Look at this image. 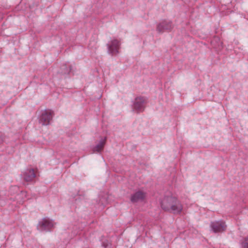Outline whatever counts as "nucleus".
<instances>
[{
	"instance_id": "obj_8",
	"label": "nucleus",
	"mask_w": 248,
	"mask_h": 248,
	"mask_svg": "<svg viewBox=\"0 0 248 248\" xmlns=\"http://www.w3.org/2000/svg\"><path fill=\"white\" fill-rule=\"evenodd\" d=\"M120 43L116 39L111 41L110 44L108 45V51L112 54H115L118 52Z\"/></svg>"
},
{
	"instance_id": "obj_10",
	"label": "nucleus",
	"mask_w": 248,
	"mask_h": 248,
	"mask_svg": "<svg viewBox=\"0 0 248 248\" xmlns=\"http://www.w3.org/2000/svg\"><path fill=\"white\" fill-rule=\"evenodd\" d=\"M145 197V194L142 192L139 191L136 192L131 197V201L132 202H137L139 200L143 199Z\"/></svg>"
},
{
	"instance_id": "obj_7",
	"label": "nucleus",
	"mask_w": 248,
	"mask_h": 248,
	"mask_svg": "<svg viewBox=\"0 0 248 248\" xmlns=\"http://www.w3.org/2000/svg\"><path fill=\"white\" fill-rule=\"evenodd\" d=\"M183 209L182 205L180 202L176 198V201L173 203L170 207V210L168 211L171 212L174 214H179Z\"/></svg>"
},
{
	"instance_id": "obj_4",
	"label": "nucleus",
	"mask_w": 248,
	"mask_h": 248,
	"mask_svg": "<svg viewBox=\"0 0 248 248\" xmlns=\"http://www.w3.org/2000/svg\"><path fill=\"white\" fill-rule=\"evenodd\" d=\"M211 228L214 232H219L226 229V225L222 221H214L211 223Z\"/></svg>"
},
{
	"instance_id": "obj_2",
	"label": "nucleus",
	"mask_w": 248,
	"mask_h": 248,
	"mask_svg": "<svg viewBox=\"0 0 248 248\" xmlns=\"http://www.w3.org/2000/svg\"><path fill=\"white\" fill-rule=\"evenodd\" d=\"M52 117L53 112L51 110H45L42 113L39 122L43 125H47L50 123Z\"/></svg>"
},
{
	"instance_id": "obj_3",
	"label": "nucleus",
	"mask_w": 248,
	"mask_h": 248,
	"mask_svg": "<svg viewBox=\"0 0 248 248\" xmlns=\"http://www.w3.org/2000/svg\"><path fill=\"white\" fill-rule=\"evenodd\" d=\"M54 225V224L52 220L47 218H45L39 222L38 228L41 231H46L53 227Z\"/></svg>"
},
{
	"instance_id": "obj_1",
	"label": "nucleus",
	"mask_w": 248,
	"mask_h": 248,
	"mask_svg": "<svg viewBox=\"0 0 248 248\" xmlns=\"http://www.w3.org/2000/svg\"><path fill=\"white\" fill-rule=\"evenodd\" d=\"M175 201H176L175 197L171 195L165 196L161 200V207L164 210L168 211L170 210V207Z\"/></svg>"
},
{
	"instance_id": "obj_11",
	"label": "nucleus",
	"mask_w": 248,
	"mask_h": 248,
	"mask_svg": "<svg viewBox=\"0 0 248 248\" xmlns=\"http://www.w3.org/2000/svg\"><path fill=\"white\" fill-rule=\"evenodd\" d=\"M105 142H106V139L102 140L100 141L99 143L94 148V151H95V152L101 151L103 149V148L104 146V145L105 144Z\"/></svg>"
},
{
	"instance_id": "obj_9",
	"label": "nucleus",
	"mask_w": 248,
	"mask_h": 248,
	"mask_svg": "<svg viewBox=\"0 0 248 248\" xmlns=\"http://www.w3.org/2000/svg\"><path fill=\"white\" fill-rule=\"evenodd\" d=\"M171 25L170 23H168L166 21H163L158 25L157 29L159 31H164L166 30H169L171 29Z\"/></svg>"
},
{
	"instance_id": "obj_5",
	"label": "nucleus",
	"mask_w": 248,
	"mask_h": 248,
	"mask_svg": "<svg viewBox=\"0 0 248 248\" xmlns=\"http://www.w3.org/2000/svg\"><path fill=\"white\" fill-rule=\"evenodd\" d=\"M146 100L143 97H140L136 99L134 104V108L138 112L143 110L145 107Z\"/></svg>"
},
{
	"instance_id": "obj_6",
	"label": "nucleus",
	"mask_w": 248,
	"mask_h": 248,
	"mask_svg": "<svg viewBox=\"0 0 248 248\" xmlns=\"http://www.w3.org/2000/svg\"><path fill=\"white\" fill-rule=\"evenodd\" d=\"M24 179L27 182L32 181L35 177L34 170L33 169L29 168L23 172Z\"/></svg>"
},
{
	"instance_id": "obj_12",
	"label": "nucleus",
	"mask_w": 248,
	"mask_h": 248,
	"mask_svg": "<svg viewBox=\"0 0 248 248\" xmlns=\"http://www.w3.org/2000/svg\"><path fill=\"white\" fill-rule=\"evenodd\" d=\"M243 248H248V237H246L242 243Z\"/></svg>"
}]
</instances>
